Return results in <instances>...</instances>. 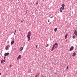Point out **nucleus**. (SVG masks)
Instances as JSON below:
<instances>
[{
  "instance_id": "nucleus-3",
  "label": "nucleus",
  "mask_w": 77,
  "mask_h": 77,
  "mask_svg": "<svg viewBox=\"0 0 77 77\" xmlns=\"http://www.w3.org/2000/svg\"><path fill=\"white\" fill-rule=\"evenodd\" d=\"M9 54V53L8 52H7L5 54L4 56L5 57L7 56H8Z\"/></svg>"
},
{
  "instance_id": "nucleus-26",
  "label": "nucleus",
  "mask_w": 77,
  "mask_h": 77,
  "mask_svg": "<svg viewBox=\"0 0 77 77\" xmlns=\"http://www.w3.org/2000/svg\"><path fill=\"white\" fill-rule=\"evenodd\" d=\"M2 60V61H3V62H5V60Z\"/></svg>"
},
{
  "instance_id": "nucleus-25",
  "label": "nucleus",
  "mask_w": 77,
  "mask_h": 77,
  "mask_svg": "<svg viewBox=\"0 0 77 77\" xmlns=\"http://www.w3.org/2000/svg\"><path fill=\"white\" fill-rule=\"evenodd\" d=\"M48 22H50V19L48 20Z\"/></svg>"
},
{
  "instance_id": "nucleus-4",
  "label": "nucleus",
  "mask_w": 77,
  "mask_h": 77,
  "mask_svg": "<svg viewBox=\"0 0 77 77\" xmlns=\"http://www.w3.org/2000/svg\"><path fill=\"white\" fill-rule=\"evenodd\" d=\"M27 38H28V41H30V36H29V35H27Z\"/></svg>"
},
{
  "instance_id": "nucleus-13",
  "label": "nucleus",
  "mask_w": 77,
  "mask_h": 77,
  "mask_svg": "<svg viewBox=\"0 0 77 77\" xmlns=\"http://www.w3.org/2000/svg\"><path fill=\"white\" fill-rule=\"evenodd\" d=\"M9 48V46H7L6 47V48H5V49L7 50V49H8V48Z\"/></svg>"
},
{
  "instance_id": "nucleus-6",
  "label": "nucleus",
  "mask_w": 77,
  "mask_h": 77,
  "mask_svg": "<svg viewBox=\"0 0 77 77\" xmlns=\"http://www.w3.org/2000/svg\"><path fill=\"white\" fill-rule=\"evenodd\" d=\"M74 34L75 35H76V36H77V30H75V32H74Z\"/></svg>"
},
{
  "instance_id": "nucleus-14",
  "label": "nucleus",
  "mask_w": 77,
  "mask_h": 77,
  "mask_svg": "<svg viewBox=\"0 0 77 77\" xmlns=\"http://www.w3.org/2000/svg\"><path fill=\"white\" fill-rule=\"evenodd\" d=\"M67 35L66 34L65 36V39H66V38H67Z\"/></svg>"
},
{
  "instance_id": "nucleus-2",
  "label": "nucleus",
  "mask_w": 77,
  "mask_h": 77,
  "mask_svg": "<svg viewBox=\"0 0 77 77\" xmlns=\"http://www.w3.org/2000/svg\"><path fill=\"white\" fill-rule=\"evenodd\" d=\"M74 49V46H72L71 47V48L69 49V51H72Z\"/></svg>"
},
{
  "instance_id": "nucleus-24",
  "label": "nucleus",
  "mask_w": 77,
  "mask_h": 77,
  "mask_svg": "<svg viewBox=\"0 0 77 77\" xmlns=\"http://www.w3.org/2000/svg\"><path fill=\"white\" fill-rule=\"evenodd\" d=\"M16 32H17V30H15V31L14 32L15 33H16Z\"/></svg>"
},
{
  "instance_id": "nucleus-33",
  "label": "nucleus",
  "mask_w": 77,
  "mask_h": 77,
  "mask_svg": "<svg viewBox=\"0 0 77 77\" xmlns=\"http://www.w3.org/2000/svg\"><path fill=\"white\" fill-rule=\"evenodd\" d=\"M0 75H1V73L0 72Z\"/></svg>"
},
{
  "instance_id": "nucleus-21",
  "label": "nucleus",
  "mask_w": 77,
  "mask_h": 77,
  "mask_svg": "<svg viewBox=\"0 0 77 77\" xmlns=\"http://www.w3.org/2000/svg\"><path fill=\"white\" fill-rule=\"evenodd\" d=\"M23 21H24V20H22V21H21V23H23Z\"/></svg>"
},
{
  "instance_id": "nucleus-17",
  "label": "nucleus",
  "mask_w": 77,
  "mask_h": 77,
  "mask_svg": "<svg viewBox=\"0 0 77 77\" xmlns=\"http://www.w3.org/2000/svg\"><path fill=\"white\" fill-rule=\"evenodd\" d=\"M1 63H3V62L2 60H1Z\"/></svg>"
},
{
  "instance_id": "nucleus-11",
  "label": "nucleus",
  "mask_w": 77,
  "mask_h": 77,
  "mask_svg": "<svg viewBox=\"0 0 77 77\" xmlns=\"http://www.w3.org/2000/svg\"><path fill=\"white\" fill-rule=\"evenodd\" d=\"M57 28H56L54 29V31L55 32H57Z\"/></svg>"
},
{
  "instance_id": "nucleus-27",
  "label": "nucleus",
  "mask_w": 77,
  "mask_h": 77,
  "mask_svg": "<svg viewBox=\"0 0 77 77\" xmlns=\"http://www.w3.org/2000/svg\"><path fill=\"white\" fill-rule=\"evenodd\" d=\"M5 58H6V57H4V59H5Z\"/></svg>"
},
{
  "instance_id": "nucleus-10",
  "label": "nucleus",
  "mask_w": 77,
  "mask_h": 77,
  "mask_svg": "<svg viewBox=\"0 0 77 77\" xmlns=\"http://www.w3.org/2000/svg\"><path fill=\"white\" fill-rule=\"evenodd\" d=\"M14 41L13 40V41H12L11 42V45H12L14 44Z\"/></svg>"
},
{
  "instance_id": "nucleus-20",
  "label": "nucleus",
  "mask_w": 77,
  "mask_h": 77,
  "mask_svg": "<svg viewBox=\"0 0 77 77\" xmlns=\"http://www.w3.org/2000/svg\"><path fill=\"white\" fill-rule=\"evenodd\" d=\"M68 66H67L66 67V69L68 70Z\"/></svg>"
},
{
  "instance_id": "nucleus-22",
  "label": "nucleus",
  "mask_w": 77,
  "mask_h": 77,
  "mask_svg": "<svg viewBox=\"0 0 77 77\" xmlns=\"http://www.w3.org/2000/svg\"><path fill=\"white\" fill-rule=\"evenodd\" d=\"M48 44L46 46V47H48Z\"/></svg>"
},
{
  "instance_id": "nucleus-31",
  "label": "nucleus",
  "mask_w": 77,
  "mask_h": 77,
  "mask_svg": "<svg viewBox=\"0 0 77 77\" xmlns=\"http://www.w3.org/2000/svg\"><path fill=\"white\" fill-rule=\"evenodd\" d=\"M10 67H11V65H10Z\"/></svg>"
},
{
  "instance_id": "nucleus-18",
  "label": "nucleus",
  "mask_w": 77,
  "mask_h": 77,
  "mask_svg": "<svg viewBox=\"0 0 77 77\" xmlns=\"http://www.w3.org/2000/svg\"><path fill=\"white\" fill-rule=\"evenodd\" d=\"M75 36H73L72 37V38H73V39H75Z\"/></svg>"
},
{
  "instance_id": "nucleus-30",
  "label": "nucleus",
  "mask_w": 77,
  "mask_h": 77,
  "mask_svg": "<svg viewBox=\"0 0 77 77\" xmlns=\"http://www.w3.org/2000/svg\"><path fill=\"white\" fill-rule=\"evenodd\" d=\"M15 33L14 32V35H15Z\"/></svg>"
},
{
  "instance_id": "nucleus-23",
  "label": "nucleus",
  "mask_w": 77,
  "mask_h": 77,
  "mask_svg": "<svg viewBox=\"0 0 77 77\" xmlns=\"http://www.w3.org/2000/svg\"><path fill=\"white\" fill-rule=\"evenodd\" d=\"M36 48H38V45H37L36 46Z\"/></svg>"
},
{
  "instance_id": "nucleus-34",
  "label": "nucleus",
  "mask_w": 77,
  "mask_h": 77,
  "mask_svg": "<svg viewBox=\"0 0 77 77\" xmlns=\"http://www.w3.org/2000/svg\"><path fill=\"white\" fill-rule=\"evenodd\" d=\"M76 74H77V72H76Z\"/></svg>"
},
{
  "instance_id": "nucleus-1",
  "label": "nucleus",
  "mask_w": 77,
  "mask_h": 77,
  "mask_svg": "<svg viewBox=\"0 0 77 77\" xmlns=\"http://www.w3.org/2000/svg\"><path fill=\"white\" fill-rule=\"evenodd\" d=\"M57 45H58V44L57 43V42H56L55 44L53 45V47L52 48V49L51 50V51H53V49H54V48H56H56H57Z\"/></svg>"
},
{
  "instance_id": "nucleus-8",
  "label": "nucleus",
  "mask_w": 77,
  "mask_h": 77,
  "mask_svg": "<svg viewBox=\"0 0 77 77\" xmlns=\"http://www.w3.org/2000/svg\"><path fill=\"white\" fill-rule=\"evenodd\" d=\"M31 35V32H28V36H30Z\"/></svg>"
},
{
  "instance_id": "nucleus-9",
  "label": "nucleus",
  "mask_w": 77,
  "mask_h": 77,
  "mask_svg": "<svg viewBox=\"0 0 77 77\" xmlns=\"http://www.w3.org/2000/svg\"><path fill=\"white\" fill-rule=\"evenodd\" d=\"M23 47H21L20 49V51H22V50H23Z\"/></svg>"
},
{
  "instance_id": "nucleus-16",
  "label": "nucleus",
  "mask_w": 77,
  "mask_h": 77,
  "mask_svg": "<svg viewBox=\"0 0 77 77\" xmlns=\"http://www.w3.org/2000/svg\"><path fill=\"white\" fill-rule=\"evenodd\" d=\"M64 9H65V8H64V7H63L61 9H62V10H63Z\"/></svg>"
},
{
  "instance_id": "nucleus-7",
  "label": "nucleus",
  "mask_w": 77,
  "mask_h": 77,
  "mask_svg": "<svg viewBox=\"0 0 77 77\" xmlns=\"http://www.w3.org/2000/svg\"><path fill=\"white\" fill-rule=\"evenodd\" d=\"M76 54L75 53V52H74L73 53V54H72V56L73 57H74Z\"/></svg>"
},
{
  "instance_id": "nucleus-19",
  "label": "nucleus",
  "mask_w": 77,
  "mask_h": 77,
  "mask_svg": "<svg viewBox=\"0 0 77 77\" xmlns=\"http://www.w3.org/2000/svg\"><path fill=\"white\" fill-rule=\"evenodd\" d=\"M38 2H37V3H36V5H38Z\"/></svg>"
},
{
  "instance_id": "nucleus-5",
  "label": "nucleus",
  "mask_w": 77,
  "mask_h": 77,
  "mask_svg": "<svg viewBox=\"0 0 77 77\" xmlns=\"http://www.w3.org/2000/svg\"><path fill=\"white\" fill-rule=\"evenodd\" d=\"M20 58H21V55H19L18 57L17 58V60H19Z\"/></svg>"
},
{
  "instance_id": "nucleus-12",
  "label": "nucleus",
  "mask_w": 77,
  "mask_h": 77,
  "mask_svg": "<svg viewBox=\"0 0 77 77\" xmlns=\"http://www.w3.org/2000/svg\"><path fill=\"white\" fill-rule=\"evenodd\" d=\"M62 7H61L60 9V12H62V11L63 10H62Z\"/></svg>"
},
{
  "instance_id": "nucleus-15",
  "label": "nucleus",
  "mask_w": 77,
  "mask_h": 77,
  "mask_svg": "<svg viewBox=\"0 0 77 77\" xmlns=\"http://www.w3.org/2000/svg\"><path fill=\"white\" fill-rule=\"evenodd\" d=\"M62 7H64L65 6V4H62Z\"/></svg>"
},
{
  "instance_id": "nucleus-28",
  "label": "nucleus",
  "mask_w": 77,
  "mask_h": 77,
  "mask_svg": "<svg viewBox=\"0 0 77 77\" xmlns=\"http://www.w3.org/2000/svg\"><path fill=\"white\" fill-rule=\"evenodd\" d=\"M53 16H52V17H51L50 18H53Z\"/></svg>"
},
{
  "instance_id": "nucleus-32",
  "label": "nucleus",
  "mask_w": 77,
  "mask_h": 77,
  "mask_svg": "<svg viewBox=\"0 0 77 77\" xmlns=\"http://www.w3.org/2000/svg\"><path fill=\"white\" fill-rule=\"evenodd\" d=\"M5 75H7V73H6V74H5Z\"/></svg>"
},
{
  "instance_id": "nucleus-29",
  "label": "nucleus",
  "mask_w": 77,
  "mask_h": 77,
  "mask_svg": "<svg viewBox=\"0 0 77 77\" xmlns=\"http://www.w3.org/2000/svg\"><path fill=\"white\" fill-rule=\"evenodd\" d=\"M27 11H26V13H27Z\"/></svg>"
}]
</instances>
